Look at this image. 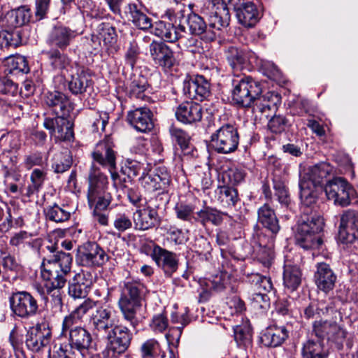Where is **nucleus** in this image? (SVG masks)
<instances>
[{"instance_id":"f257e3e1","label":"nucleus","mask_w":358,"mask_h":358,"mask_svg":"<svg viewBox=\"0 0 358 358\" xmlns=\"http://www.w3.org/2000/svg\"><path fill=\"white\" fill-rule=\"evenodd\" d=\"M324 225V220L319 213L312 209L303 210L294 234L296 244L304 250L321 249Z\"/></svg>"},{"instance_id":"f03ea898","label":"nucleus","mask_w":358,"mask_h":358,"mask_svg":"<svg viewBox=\"0 0 358 358\" xmlns=\"http://www.w3.org/2000/svg\"><path fill=\"white\" fill-rule=\"evenodd\" d=\"M147 289L140 282V279L128 280L124 282L120 297L118 300V307L125 321L129 323L134 329L138 326L139 319L138 312L142 306Z\"/></svg>"},{"instance_id":"7ed1b4c3","label":"nucleus","mask_w":358,"mask_h":358,"mask_svg":"<svg viewBox=\"0 0 358 358\" xmlns=\"http://www.w3.org/2000/svg\"><path fill=\"white\" fill-rule=\"evenodd\" d=\"M227 3L222 0H201L196 4L197 10L205 17L208 23L207 42L214 41L220 31L229 25L230 13Z\"/></svg>"},{"instance_id":"20e7f679","label":"nucleus","mask_w":358,"mask_h":358,"mask_svg":"<svg viewBox=\"0 0 358 358\" xmlns=\"http://www.w3.org/2000/svg\"><path fill=\"white\" fill-rule=\"evenodd\" d=\"M87 203L90 209L107 210L113 201L109 181L94 163L88 175Z\"/></svg>"},{"instance_id":"39448f33","label":"nucleus","mask_w":358,"mask_h":358,"mask_svg":"<svg viewBox=\"0 0 358 358\" xmlns=\"http://www.w3.org/2000/svg\"><path fill=\"white\" fill-rule=\"evenodd\" d=\"M232 84V101L239 107L250 108L257 96L262 92L260 83L250 76L238 77L233 80Z\"/></svg>"},{"instance_id":"423d86ee","label":"nucleus","mask_w":358,"mask_h":358,"mask_svg":"<svg viewBox=\"0 0 358 358\" xmlns=\"http://www.w3.org/2000/svg\"><path fill=\"white\" fill-rule=\"evenodd\" d=\"M240 136L235 124L224 123L210 136V145L219 154H230L238 146Z\"/></svg>"},{"instance_id":"0eeeda50","label":"nucleus","mask_w":358,"mask_h":358,"mask_svg":"<svg viewBox=\"0 0 358 358\" xmlns=\"http://www.w3.org/2000/svg\"><path fill=\"white\" fill-rule=\"evenodd\" d=\"M312 334L318 338L317 341H323L327 339L341 350L343 348L348 332L334 320H320L313 323Z\"/></svg>"},{"instance_id":"6e6552de","label":"nucleus","mask_w":358,"mask_h":358,"mask_svg":"<svg viewBox=\"0 0 358 358\" xmlns=\"http://www.w3.org/2000/svg\"><path fill=\"white\" fill-rule=\"evenodd\" d=\"M106 353L108 357L117 358L126 352L131 344L133 335L125 326L115 325L106 334Z\"/></svg>"},{"instance_id":"1a4fd4ad","label":"nucleus","mask_w":358,"mask_h":358,"mask_svg":"<svg viewBox=\"0 0 358 358\" xmlns=\"http://www.w3.org/2000/svg\"><path fill=\"white\" fill-rule=\"evenodd\" d=\"M108 259L105 251L95 242H87L77 250L76 261L80 266H102Z\"/></svg>"},{"instance_id":"9d476101","label":"nucleus","mask_w":358,"mask_h":358,"mask_svg":"<svg viewBox=\"0 0 358 358\" xmlns=\"http://www.w3.org/2000/svg\"><path fill=\"white\" fill-rule=\"evenodd\" d=\"M140 180L145 191L154 192L162 190L164 192L171 183V174L166 166H157L147 173L143 172Z\"/></svg>"},{"instance_id":"9b49d317","label":"nucleus","mask_w":358,"mask_h":358,"mask_svg":"<svg viewBox=\"0 0 358 358\" xmlns=\"http://www.w3.org/2000/svg\"><path fill=\"white\" fill-rule=\"evenodd\" d=\"M66 337V344L78 353V357H86L95 350L92 334L83 327L71 329Z\"/></svg>"},{"instance_id":"f8f14e48","label":"nucleus","mask_w":358,"mask_h":358,"mask_svg":"<svg viewBox=\"0 0 358 358\" xmlns=\"http://www.w3.org/2000/svg\"><path fill=\"white\" fill-rule=\"evenodd\" d=\"M69 116L59 115L55 117L44 118L43 127L56 141L70 142L73 140V123L69 120Z\"/></svg>"},{"instance_id":"ddd939ff","label":"nucleus","mask_w":358,"mask_h":358,"mask_svg":"<svg viewBox=\"0 0 358 358\" xmlns=\"http://www.w3.org/2000/svg\"><path fill=\"white\" fill-rule=\"evenodd\" d=\"M324 190L329 199H333L335 204L342 207L350 203V195L352 188L350 183L343 178L335 177L327 181Z\"/></svg>"},{"instance_id":"4468645a","label":"nucleus","mask_w":358,"mask_h":358,"mask_svg":"<svg viewBox=\"0 0 358 358\" xmlns=\"http://www.w3.org/2000/svg\"><path fill=\"white\" fill-rule=\"evenodd\" d=\"M149 53L155 64L165 71L171 70L177 63L173 50L163 41H152Z\"/></svg>"},{"instance_id":"2eb2a0df","label":"nucleus","mask_w":358,"mask_h":358,"mask_svg":"<svg viewBox=\"0 0 358 358\" xmlns=\"http://www.w3.org/2000/svg\"><path fill=\"white\" fill-rule=\"evenodd\" d=\"M9 301L12 311L20 317L27 318L32 316L38 310L36 300L27 292L13 293Z\"/></svg>"},{"instance_id":"dca6fc26","label":"nucleus","mask_w":358,"mask_h":358,"mask_svg":"<svg viewBox=\"0 0 358 358\" xmlns=\"http://www.w3.org/2000/svg\"><path fill=\"white\" fill-rule=\"evenodd\" d=\"M184 94L191 99L202 101L211 94L210 84L203 76L186 78L182 83Z\"/></svg>"},{"instance_id":"f3484780","label":"nucleus","mask_w":358,"mask_h":358,"mask_svg":"<svg viewBox=\"0 0 358 358\" xmlns=\"http://www.w3.org/2000/svg\"><path fill=\"white\" fill-rule=\"evenodd\" d=\"M113 141L109 135L96 143L92 154L94 162L103 167L107 168L108 171L115 169L116 166V157L113 150Z\"/></svg>"},{"instance_id":"a211bd4d","label":"nucleus","mask_w":358,"mask_h":358,"mask_svg":"<svg viewBox=\"0 0 358 358\" xmlns=\"http://www.w3.org/2000/svg\"><path fill=\"white\" fill-rule=\"evenodd\" d=\"M43 100L56 115H70L74 110V104L69 96L57 90L48 91L44 94Z\"/></svg>"},{"instance_id":"6ab92c4d","label":"nucleus","mask_w":358,"mask_h":358,"mask_svg":"<svg viewBox=\"0 0 358 358\" xmlns=\"http://www.w3.org/2000/svg\"><path fill=\"white\" fill-rule=\"evenodd\" d=\"M115 311L110 306H101L96 308L90 317V324L94 331L106 334L116 324Z\"/></svg>"},{"instance_id":"aec40b11","label":"nucleus","mask_w":358,"mask_h":358,"mask_svg":"<svg viewBox=\"0 0 358 358\" xmlns=\"http://www.w3.org/2000/svg\"><path fill=\"white\" fill-rule=\"evenodd\" d=\"M338 239L343 243H351L358 239V213L348 210L341 216Z\"/></svg>"},{"instance_id":"412c9836","label":"nucleus","mask_w":358,"mask_h":358,"mask_svg":"<svg viewBox=\"0 0 358 358\" xmlns=\"http://www.w3.org/2000/svg\"><path fill=\"white\" fill-rule=\"evenodd\" d=\"M69 73L70 78L67 80L68 90L73 95L83 94L92 83L90 71L78 64Z\"/></svg>"},{"instance_id":"4be33fe9","label":"nucleus","mask_w":358,"mask_h":358,"mask_svg":"<svg viewBox=\"0 0 358 358\" xmlns=\"http://www.w3.org/2000/svg\"><path fill=\"white\" fill-rule=\"evenodd\" d=\"M152 33L163 40L164 43H175L181 39L187 33L185 25L180 21L176 25L173 23L160 20L156 22L152 25Z\"/></svg>"},{"instance_id":"5701e85b","label":"nucleus","mask_w":358,"mask_h":358,"mask_svg":"<svg viewBox=\"0 0 358 358\" xmlns=\"http://www.w3.org/2000/svg\"><path fill=\"white\" fill-rule=\"evenodd\" d=\"M78 35L76 30L64 25H56L49 33L46 43L48 45L55 47V49L64 50Z\"/></svg>"},{"instance_id":"b1692460","label":"nucleus","mask_w":358,"mask_h":358,"mask_svg":"<svg viewBox=\"0 0 358 358\" xmlns=\"http://www.w3.org/2000/svg\"><path fill=\"white\" fill-rule=\"evenodd\" d=\"M33 22V15L30 8L21 6L6 13L3 17L0 18V24L4 28L15 29L29 22Z\"/></svg>"},{"instance_id":"393cba45","label":"nucleus","mask_w":358,"mask_h":358,"mask_svg":"<svg viewBox=\"0 0 358 358\" xmlns=\"http://www.w3.org/2000/svg\"><path fill=\"white\" fill-rule=\"evenodd\" d=\"M58 49L43 50V54L46 56L50 69L55 72L62 73L66 71L69 73L79 64L77 62H73L69 56Z\"/></svg>"},{"instance_id":"a878e982","label":"nucleus","mask_w":358,"mask_h":358,"mask_svg":"<svg viewBox=\"0 0 358 358\" xmlns=\"http://www.w3.org/2000/svg\"><path fill=\"white\" fill-rule=\"evenodd\" d=\"M127 120L137 131L147 133L154 127L152 113L146 107H139L128 112Z\"/></svg>"},{"instance_id":"bb28decb","label":"nucleus","mask_w":358,"mask_h":358,"mask_svg":"<svg viewBox=\"0 0 358 358\" xmlns=\"http://www.w3.org/2000/svg\"><path fill=\"white\" fill-rule=\"evenodd\" d=\"M175 115L180 122L194 125L202 120L203 108L196 102L185 101L176 108Z\"/></svg>"},{"instance_id":"cd10ccee","label":"nucleus","mask_w":358,"mask_h":358,"mask_svg":"<svg viewBox=\"0 0 358 358\" xmlns=\"http://www.w3.org/2000/svg\"><path fill=\"white\" fill-rule=\"evenodd\" d=\"M126 13L129 20L138 29L145 31L152 27V20L148 16L147 8L141 3H129Z\"/></svg>"},{"instance_id":"c85d7f7f","label":"nucleus","mask_w":358,"mask_h":358,"mask_svg":"<svg viewBox=\"0 0 358 358\" xmlns=\"http://www.w3.org/2000/svg\"><path fill=\"white\" fill-rule=\"evenodd\" d=\"M151 257L159 267L177 268L179 266L180 255L167 250L158 245H154Z\"/></svg>"},{"instance_id":"c756f323","label":"nucleus","mask_w":358,"mask_h":358,"mask_svg":"<svg viewBox=\"0 0 358 358\" xmlns=\"http://www.w3.org/2000/svg\"><path fill=\"white\" fill-rule=\"evenodd\" d=\"M51 333L42 331L40 329H34L26 335L25 345L32 352H39L44 348H49Z\"/></svg>"},{"instance_id":"7c9ffc66","label":"nucleus","mask_w":358,"mask_h":358,"mask_svg":"<svg viewBox=\"0 0 358 358\" xmlns=\"http://www.w3.org/2000/svg\"><path fill=\"white\" fill-rule=\"evenodd\" d=\"M288 338V331L284 326L273 325L268 327L261 336L264 345L268 348L280 346Z\"/></svg>"},{"instance_id":"2f4dec72","label":"nucleus","mask_w":358,"mask_h":358,"mask_svg":"<svg viewBox=\"0 0 358 358\" xmlns=\"http://www.w3.org/2000/svg\"><path fill=\"white\" fill-rule=\"evenodd\" d=\"M279 101L280 96L277 94L268 92L264 95L260 94L257 96L250 108H252L253 113H265L268 116L266 113L275 109Z\"/></svg>"},{"instance_id":"473e14b6","label":"nucleus","mask_w":358,"mask_h":358,"mask_svg":"<svg viewBox=\"0 0 358 358\" xmlns=\"http://www.w3.org/2000/svg\"><path fill=\"white\" fill-rule=\"evenodd\" d=\"M135 229L138 230H148L152 229L159 222V214H155L146 208L137 210L133 216Z\"/></svg>"},{"instance_id":"72a5a7b5","label":"nucleus","mask_w":358,"mask_h":358,"mask_svg":"<svg viewBox=\"0 0 358 358\" xmlns=\"http://www.w3.org/2000/svg\"><path fill=\"white\" fill-rule=\"evenodd\" d=\"M66 270H41L40 275L45 290L62 288L66 284Z\"/></svg>"},{"instance_id":"f704fd0d","label":"nucleus","mask_w":358,"mask_h":358,"mask_svg":"<svg viewBox=\"0 0 358 358\" xmlns=\"http://www.w3.org/2000/svg\"><path fill=\"white\" fill-rule=\"evenodd\" d=\"M257 215L259 223L273 234H277L280 230L278 220L274 210L268 203L258 209Z\"/></svg>"},{"instance_id":"c9c22d12","label":"nucleus","mask_w":358,"mask_h":358,"mask_svg":"<svg viewBox=\"0 0 358 358\" xmlns=\"http://www.w3.org/2000/svg\"><path fill=\"white\" fill-rule=\"evenodd\" d=\"M329 350L322 341L308 338L302 345V358H328Z\"/></svg>"},{"instance_id":"e433bc0d","label":"nucleus","mask_w":358,"mask_h":358,"mask_svg":"<svg viewBox=\"0 0 358 358\" xmlns=\"http://www.w3.org/2000/svg\"><path fill=\"white\" fill-rule=\"evenodd\" d=\"M250 53L236 47L229 48L227 52V60L234 71L248 69Z\"/></svg>"},{"instance_id":"4c0bfd02","label":"nucleus","mask_w":358,"mask_h":358,"mask_svg":"<svg viewBox=\"0 0 358 358\" xmlns=\"http://www.w3.org/2000/svg\"><path fill=\"white\" fill-rule=\"evenodd\" d=\"M224 213L217 209L205 206L203 208L196 212L195 223H199L206 227L210 223L214 226H219L223 222Z\"/></svg>"},{"instance_id":"58836bf2","label":"nucleus","mask_w":358,"mask_h":358,"mask_svg":"<svg viewBox=\"0 0 358 358\" xmlns=\"http://www.w3.org/2000/svg\"><path fill=\"white\" fill-rule=\"evenodd\" d=\"M150 87L145 76L141 74L134 75L129 86L128 94L131 99L145 101L148 99L147 92Z\"/></svg>"},{"instance_id":"ea45409f","label":"nucleus","mask_w":358,"mask_h":358,"mask_svg":"<svg viewBox=\"0 0 358 358\" xmlns=\"http://www.w3.org/2000/svg\"><path fill=\"white\" fill-rule=\"evenodd\" d=\"M331 172V167L330 165L326 162H321L309 169L308 180H306L310 182L311 185L322 188L325 185L324 182L327 177Z\"/></svg>"},{"instance_id":"a19ab883","label":"nucleus","mask_w":358,"mask_h":358,"mask_svg":"<svg viewBox=\"0 0 358 358\" xmlns=\"http://www.w3.org/2000/svg\"><path fill=\"white\" fill-rule=\"evenodd\" d=\"M232 272L233 270H212L206 277V284L214 289L221 290L234 280Z\"/></svg>"},{"instance_id":"79ce46f5","label":"nucleus","mask_w":358,"mask_h":358,"mask_svg":"<svg viewBox=\"0 0 358 358\" xmlns=\"http://www.w3.org/2000/svg\"><path fill=\"white\" fill-rule=\"evenodd\" d=\"M299 186L303 210L311 209L310 207L316 203L318 199V187L311 185L310 182L304 179H300Z\"/></svg>"},{"instance_id":"37998d69","label":"nucleus","mask_w":358,"mask_h":358,"mask_svg":"<svg viewBox=\"0 0 358 358\" xmlns=\"http://www.w3.org/2000/svg\"><path fill=\"white\" fill-rule=\"evenodd\" d=\"M187 22L190 34L192 35L201 36V39L207 41V30L208 26L207 21L203 15H200L195 13H191L185 20Z\"/></svg>"},{"instance_id":"c03bdc74","label":"nucleus","mask_w":358,"mask_h":358,"mask_svg":"<svg viewBox=\"0 0 358 358\" xmlns=\"http://www.w3.org/2000/svg\"><path fill=\"white\" fill-rule=\"evenodd\" d=\"M217 189V200L223 207L232 208L240 202L238 190L234 187L224 185L219 186Z\"/></svg>"},{"instance_id":"a18cd8bd","label":"nucleus","mask_w":358,"mask_h":358,"mask_svg":"<svg viewBox=\"0 0 358 358\" xmlns=\"http://www.w3.org/2000/svg\"><path fill=\"white\" fill-rule=\"evenodd\" d=\"M67 206H59L56 203L48 205L44 208L43 213L45 219L61 223L69 220L71 217V212L68 210Z\"/></svg>"},{"instance_id":"49530a36","label":"nucleus","mask_w":358,"mask_h":358,"mask_svg":"<svg viewBox=\"0 0 358 358\" xmlns=\"http://www.w3.org/2000/svg\"><path fill=\"white\" fill-rule=\"evenodd\" d=\"M5 72L14 76H23L29 72L26 58L23 56L10 57L5 62Z\"/></svg>"},{"instance_id":"de8ad7c7","label":"nucleus","mask_w":358,"mask_h":358,"mask_svg":"<svg viewBox=\"0 0 358 358\" xmlns=\"http://www.w3.org/2000/svg\"><path fill=\"white\" fill-rule=\"evenodd\" d=\"M97 38L102 41L106 49L113 47L117 41V34L114 27L109 23L102 22L96 29Z\"/></svg>"},{"instance_id":"09e8293b","label":"nucleus","mask_w":358,"mask_h":358,"mask_svg":"<svg viewBox=\"0 0 358 358\" xmlns=\"http://www.w3.org/2000/svg\"><path fill=\"white\" fill-rule=\"evenodd\" d=\"M169 134L174 145H178L185 152H189L192 148L191 136L186 131L172 125L169 128Z\"/></svg>"},{"instance_id":"8fccbe9b","label":"nucleus","mask_w":358,"mask_h":358,"mask_svg":"<svg viewBox=\"0 0 358 358\" xmlns=\"http://www.w3.org/2000/svg\"><path fill=\"white\" fill-rule=\"evenodd\" d=\"M73 157L70 151L59 152L55 154L51 167L55 173H63L72 166Z\"/></svg>"},{"instance_id":"3c124183","label":"nucleus","mask_w":358,"mask_h":358,"mask_svg":"<svg viewBox=\"0 0 358 358\" xmlns=\"http://www.w3.org/2000/svg\"><path fill=\"white\" fill-rule=\"evenodd\" d=\"M315 277L318 288L322 291L328 292L334 287L336 275L332 270H317Z\"/></svg>"},{"instance_id":"603ef678","label":"nucleus","mask_w":358,"mask_h":358,"mask_svg":"<svg viewBox=\"0 0 358 358\" xmlns=\"http://www.w3.org/2000/svg\"><path fill=\"white\" fill-rule=\"evenodd\" d=\"M176 217L182 221L195 223V206L192 203H178L174 208Z\"/></svg>"},{"instance_id":"864d4df0","label":"nucleus","mask_w":358,"mask_h":358,"mask_svg":"<svg viewBox=\"0 0 358 358\" xmlns=\"http://www.w3.org/2000/svg\"><path fill=\"white\" fill-rule=\"evenodd\" d=\"M72 261V256L69 253L57 252L56 255L51 257H44L41 268L44 267L45 262H47L48 264L58 263L60 268H71Z\"/></svg>"},{"instance_id":"5fc2aeb1","label":"nucleus","mask_w":358,"mask_h":358,"mask_svg":"<svg viewBox=\"0 0 358 358\" xmlns=\"http://www.w3.org/2000/svg\"><path fill=\"white\" fill-rule=\"evenodd\" d=\"M275 235L267 234L262 229H255L253 243L260 248V250H273Z\"/></svg>"},{"instance_id":"6e6d98bb","label":"nucleus","mask_w":358,"mask_h":358,"mask_svg":"<svg viewBox=\"0 0 358 358\" xmlns=\"http://www.w3.org/2000/svg\"><path fill=\"white\" fill-rule=\"evenodd\" d=\"M109 114L106 111H96L90 117L91 131L94 133H100L105 131L108 124Z\"/></svg>"},{"instance_id":"4d7b16f0","label":"nucleus","mask_w":358,"mask_h":358,"mask_svg":"<svg viewBox=\"0 0 358 358\" xmlns=\"http://www.w3.org/2000/svg\"><path fill=\"white\" fill-rule=\"evenodd\" d=\"M249 281L254 285L255 289L262 292H270L272 289L273 285L269 277L262 275L259 273L248 274Z\"/></svg>"},{"instance_id":"13d9d810","label":"nucleus","mask_w":358,"mask_h":358,"mask_svg":"<svg viewBox=\"0 0 358 358\" xmlns=\"http://www.w3.org/2000/svg\"><path fill=\"white\" fill-rule=\"evenodd\" d=\"M234 340L240 347L247 348L251 344L252 335L246 325H237L234 327Z\"/></svg>"},{"instance_id":"bf43d9fd","label":"nucleus","mask_w":358,"mask_h":358,"mask_svg":"<svg viewBox=\"0 0 358 358\" xmlns=\"http://www.w3.org/2000/svg\"><path fill=\"white\" fill-rule=\"evenodd\" d=\"M273 184L275 190V196H277L278 201L281 204L287 205L289 202V195L285 181L278 176L274 175Z\"/></svg>"},{"instance_id":"052dcab7","label":"nucleus","mask_w":358,"mask_h":358,"mask_svg":"<svg viewBox=\"0 0 358 358\" xmlns=\"http://www.w3.org/2000/svg\"><path fill=\"white\" fill-rule=\"evenodd\" d=\"M144 164L136 160L127 159L122 166L121 173L127 176L129 180H133L141 173L145 172Z\"/></svg>"},{"instance_id":"680f3d73","label":"nucleus","mask_w":358,"mask_h":358,"mask_svg":"<svg viewBox=\"0 0 358 358\" xmlns=\"http://www.w3.org/2000/svg\"><path fill=\"white\" fill-rule=\"evenodd\" d=\"M246 172L241 168H231L223 173V180L227 185L234 186L238 185L244 181Z\"/></svg>"},{"instance_id":"e2e57ef3","label":"nucleus","mask_w":358,"mask_h":358,"mask_svg":"<svg viewBox=\"0 0 358 358\" xmlns=\"http://www.w3.org/2000/svg\"><path fill=\"white\" fill-rule=\"evenodd\" d=\"M20 43L19 31L14 29H7V28L0 31V45L2 47H17Z\"/></svg>"},{"instance_id":"0e129e2a","label":"nucleus","mask_w":358,"mask_h":358,"mask_svg":"<svg viewBox=\"0 0 358 358\" xmlns=\"http://www.w3.org/2000/svg\"><path fill=\"white\" fill-rule=\"evenodd\" d=\"M301 282V273L300 270H284L283 282L286 287L294 291Z\"/></svg>"},{"instance_id":"69168bd1","label":"nucleus","mask_w":358,"mask_h":358,"mask_svg":"<svg viewBox=\"0 0 358 358\" xmlns=\"http://www.w3.org/2000/svg\"><path fill=\"white\" fill-rule=\"evenodd\" d=\"M52 0H35L33 22L48 18L50 10Z\"/></svg>"},{"instance_id":"338daca9","label":"nucleus","mask_w":358,"mask_h":358,"mask_svg":"<svg viewBox=\"0 0 358 358\" xmlns=\"http://www.w3.org/2000/svg\"><path fill=\"white\" fill-rule=\"evenodd\" d=\"M47 161L48 159L44 157L43 153L36 151L24 156V165L27 169H31L35 166L43 168L45 164L47 166Z\"/></svg>"},{"instance_id":"774afa93","label":"nucleus","mask_w":358,"mask_h":358,"mask_svg":"<svg viewBox=\"0 0 358 358\" xmlns=\"http://www.w3.org/2000/svg\"><path fill=\"white\" fill-rule=\"evenodd\" d=\"M159 343L155 339H149L141 347L142 358H156L159 354Z\"/></svg>"}]
</instances>
